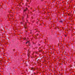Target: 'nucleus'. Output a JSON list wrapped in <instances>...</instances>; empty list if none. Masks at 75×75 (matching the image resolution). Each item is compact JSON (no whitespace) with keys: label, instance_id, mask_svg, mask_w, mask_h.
<instances>
[{"label":"nucleus","instance_id":"obj_5","mask_svg":"<svg viewBox=\"0 0 75 75\" xmlns=\"http://www.w3.org/2000/svg\"><path fill=\"white\" fill-rule=\"evenodd\" d=\"M28 41L26 42V44H27V43H28Z\"/></svg>","mask_w":75,"mask_h":75},{"label":"nucleus","instance_id":"obj_2","mask_svg":"<svg viewBox=\"0 0 75 75\" xmlns=\"http://www.w3.org/2000/svg\"><path fill=\"white\" fill-rule=\"evenodd\" d=\"M32 70H33V71H35V69H34V68H32Z\"/></svg>","mask_w":75,"mask_h":75},{"label":"nucleus","instance_id":"obj_4","mask_svg":"<svg viewBox=\"0 0 75 75\" xmlns=\"http://www.w3.org/2000/svg\"><path fill=\"white\" fill-rule=\"evenodd\" d=\"M23 39L24 40H25V39H26V38H24Z\"/></svg>","mask_w":75,"mask_h":75},{"label":"nucleus","instance_id":"obj_3","mask_svg":"<svg viewBox=\"0 0 75 75\" xmlns=\"http://www.w3.org/2000/svg\"><path fill=\"white\" fill-rule=\"evenodd\" d=\"M24 27H25V29H26V28H27L25 26V25H24Z\"/></svg>","mask_w":75,"mask_h":75},{"label":"nucleus","instance_id":"obj_7","mask_svg":"<svg viewBox=\"0 0 75 75\" xmlns=\"http://www.w3.org/2000/svg\"><path fill=\"white\" fill-rule=\"evenodd\" d=\"M65 37H66L67 35H65Z\"/></svg>","mask_w":75,"mask_h":75},{"label":"nucleus","instance_id":"obj_6","mask_svg":"<svg viewBox=\"0 0 75 75\" xmlns=\"http://www.w3.org/2000/svg\"><path fill=\"white\" fill-rule=\"evenodd\" d=\"M28 7H30V6H28Z\"/></svg>","mask_w":75,"mask_h":75},{"label":"nucleus","instance_id":"obj_8","mask_svg":"<svg viewBox=\"0 0 75 75\" xmlns=\"http://www.w3.org/2000/svg\"><path fill=\"white\" fill-rule=\"evenodd\" d=\"M34 74H35V73Z\"/></svg>","mask_w":75,"mask_h":75},{"label":"nucleus","instance_id":"obj_1","mask_svg":"<svg viewBox=\"0 0 75 75\" xmlns=\"http://www.w3.org/2000/svg\"><path fill=\"white\" fill-rule=\"evenodd\" d=\"M27 9H28V8H26V9L24 10L23 11H27Z\"/></svg>","mask_w":75,"mask_h":75}]
</instances>
